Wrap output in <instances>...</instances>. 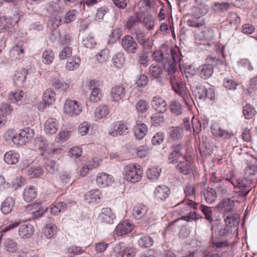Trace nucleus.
<instances>
[{
  "label": "nucleus",
  "instance_id": "f257e3e1",
  "mask_svg": "<svg viewBox=\"0 0 257 257\" xmlns=\"http://www.w3.org/2000/svg\"><path fill=\"white\" fill-rule=\"evenodd\" d=\"M223 49V47L219 51L222 56V59L219 57L217 58L213 55H209L206 59V62L198 68V73L201 78L207 79L210 78L213 73L214 67L224 64Z\"/></svg>",
  "mask_w": 257,
  "mask_h": 257
},
{
  "label": "nucleus",
  "instance_id": "f03ea898",
  "mask_svg": "<svg viewBox=\"0 0 257 257\" xmlns=\"http://www.w3.org/2000/svg\"><path fill=\"white\" fill-rule=\"evenodd\" d=\"M143 170L138 164H130L124 168V178L126 181L136 183L142 177Z\"/></svg>",
  "mask_w": 257,
  "mask_h": 257
},
{
  "label": "nucleus",
  "instance_id": "7ed1b4c3",
  "mask_svg": "<svg viewBox=\"0 0 257 257\" xmlns=\"http://www.w3.org/2000/svg\"><path fill=\"white\" fill-rule=\"evenodd\" d=\"M34 136V130L30 127H27L21 130L18 135L13 136L12 141L14 143L22 146L30 142L33 138Z\"/></svg>",
  "mask_w": 257,
  "mask_h": 257
},
{
  "label": "nucleus",
  "instance_id": "20e7f679",
  "mask_svg": "<svg viewBox=\"0 0 257 257\" xmlns=\"http://www.w3.org/2000/svg\"><path fill=\"white\" fill-rule=\"evenodd\" d=\"M121 45L123 49L128 53L135 54L139 49V45L134 38L130 35H125L121 39Z\"/></svg>",
  "mask_w": 257,
  "mask_h": 257
},
{
  "label": "nucleus",
  "instance_id": "39448f33",
  "mask_svg": "<svg viewBox=\"0 0 257 257\" xmlns=\"http://www.w3.org/2000/svg\"><path fill=\"white\" fill-rule=\"evenodd\" d=\"M133 35L138 44L142 46L143 49L152 48L153 43L150 41L149 37L143 31L139 29L135 30Z\"/></svg>",
  "mask_w": 257,
  "mask_h": 257
},
{
  "label": "nucleus",
  "instance_id": "423d86ee",
  "mask_svg": "<svg viewBox=\"0 0 257 257\" xmlns=\"http://www.w3.org/2000/svg\"><path fill=\"white\" fill-rule=\"evenodd\" d=\"M64 111L70 116H76L80 114L82 108L76 100L67 99L64 103Z\"/></svg>",
  "mask_w": 257,
  "mask_h": 257
},
{
  "label": "nucleus",
  "instance_id": "0eeeda50",
  "mask_svg": "<svg viewBox=\"0 0 257 257\" xmlns=\"http://www.w3.org/2000/svg\"><path fill=\"white\" fill-rule=\"evenodd\" d=\"M125 88L122 85H116L113 87L110 91L112 100L115 102H119L125 97Z\"/></svg>",
  "mask_w": 257,
  "mask_h": 257
},
{
  "label": "nucleus",
  "instance_id": "6e6552de",
  "mask_svg": "<svg viewBox=\"0 0 257 257\" xmlns=\"http://www.w3.org/2000/svg\"><path fill=\"white\" fill-rule=\"evenodd\" d=\"M151 104L154 109L159 113H164L167 108L166 101L159 96H155L153 98Z\"/></svg>",
  "mask_w": 257,
  "mask_h": 257
},
{
  "label": "nucleus",
  "instance_id": "1a4fd4ad",
  "mask_svg": "<svg viewBox=\"0 0 257 257\" xmlns=\"http://www.w3.org/2000/svg\"><path fill=\"white\" fill-rule=\"evenodd\" d=\"M133 228V224L128 221L125 220L117 225L115 232L118 236H122L130 233Z\"/></svg>",
  "mask_w": 257,
  "mask_h": 257
},
{
  "label": "nucleus",
  "instance_id": "9d476101",
  "mask_svg": "<svg viewBox=\"0 0 257 257\" xmlns=\"http://www.w3.org/2000/svg\"><path fill=\"white\" fill-rule=\"evenodd\" d=\"M59 123L53 118L48 119L44 124V131L48 135L55 134L58 130Z\"/></svg>",
  "mask_w": 257,
  "mask_h": 257
},
{
  "label": "nucleus",
  "instance_id": "9b49d317",
  "mask_svg": "<svg viewBox=\"0 0 257 257\" xmlns=\"http://www.w3.org/2000/svg\"><path fill=\"white\" fill-rule=\"evenodd\" d=\"M201 195L206 202L212 203L216 200L217 195L215 189L212 187H207L201 191Z\"/></svg>",
  "mask_w": 257,
  "mask_h": 257
},
{
  "label": "nucleus",
  "instance_id": "f8f14e48",
  "mask_svg": "<svg viewBox=\"0 0 257 257\" xmlns=\"http://www.w3.org/2000/svg\"><path fill=\"white\" fill-rule=\"evenodd\" d=\"M212 134L216 137L228 140L233 136L232 133L222 129L219 126L214 124L211 127Z\"/></svg>",
  "mask_w": 257,
  "mask_h": 257
},
{
  "label": "nucleus",
  "instance_id": "ddd939ff",
  "mask_svg": "<svg viewBox=\"0 0 257 257\" xmlns=\"http://www.w3.org/2000/svg\"><path fill=\"white\" fill-rule=\"evenodd\" d=\"M238 187L240 189L241 195L245 196L251 190L253 186L251 185V180L242 178L238 180Z\"/></svg>",
  "mask_w": 257,
  "mask_h": 257
},
{
  "label": "nucleus",
  "instance_id": "4468645a",
  "mask_svg": "<svg viewBox=\"0 0 257 257\" xmlns=\"http://www.w3.org/2000/svg\"><path fill=\"white\" fill-rule=\"evenodd\" d=\"M115 217L114 214L109 208H103L99 215V218L102 222L108 224H112Z\"/></svg>",
  "mask_w": 257,
  "mask_h": 257
},
{
  "label": "nucleus",
  "instance_id": "2eb2a0df",
  "mask_svg": "<svg viewBox=\"0 0 257 257\" xmlns=\"http://www.w3.org/2000/svg\"><path fill=\"white\" fill-rule=\"evenodd\" d=\"M170 83L175 92L181 95L184 90V84L182 79L178 75H172L170 78Z\"/></svg>",
  "mask_w": 257,
  "mask_h": 257
},
{
  "label": "nucleus",
  "instance_id": "dca6fc26",
  "mask_svg": "<svg viewBox=\"0 0 257 257\" xmlns=\"http://www.w3.org/2000/svg\"><path fill=\"white\" fill-rule=\"evenodd\" d=\"M34 228L29 223L21 225L19 228L18 234L21 238H30L34 233Z\"/></svg>",
  "mask_w": 257,
  "mask_h": 257
},
{
  "label": "nucleus",
  "instance_id": "f3484780",
  "mask_svg": "<svg viewBox=\"0 0 257 257\" xmlns=\"http://www.w3.org/2000/svg\"><path fill=\"white\" fill-rule=\"evenodd\" d=\"M170 193L169 188L165 185L158 186L154 191L155 197L161 200H165L169 196Z\"/></svg>",
  "mask_w": 257,
  "mask_h": 257
},
{
  "label": "nucleus",
  "instance_id": "a211bd4d",
  "mask_svg": "<svg viewBox=\"0 0 257 257\" xmlns=\"http://www.w3.org/2000/svg\"><path fill=\"white\" fill-rule=\"evenodd\" d=\"M28 210L30 211L34 219L41 216L46 211L39 203H34L27 205Z\"/></svg>",
  "mask_w": 257,
  "mask_h": 257
},
{
  "label": "nucleus",
  "instance_id": "6ab92c4d",
  "mask_svg": "<svg viewBox=\"0 0 257 257\" xmlns=\"http://www.w3.org/2000/svg\"><path fill=\"white\" fill-rule=\"evenodd\" d=\"M27 70L21 68L17 70L14 75V82L16 85L21 86L26 80Z\"/></svg>",
  "mask_w": 257,
  "mask_h": 257
},
{
  "label": "nucleus",
  "instance_id": "aec40b11",
  "mask_svg": "<svg viewBox=\"0 0 257 257\" xmlns=\"http://www.w3.org/2000/svg\"><path fill=\"white\" fill-rule=\"evenodd\" d=\"M113 129L114 131L109 132V134L113 137L117 135L124 136L128 133L127 125L121 122L115 123Z\"/></svg>",
  "mask_w": 257,
  "mask_h": 257
},
{
  "label": "nucleus",
  "instance_id": "412c9836",
  "mask_svg": "<svg viewBox=\"0 0 257 257\" xmlns=\"http://www.w3.org/2000/svg\"><path fill=\"white\" fill-rule=\"evenodd\" d=\"M195 93L196 96L200 99H205L206 97L213 99L214 97V95L211 96L213 94L212 89H210L207 90L206 88L203 86H197Z\"/></svg>",
  "mask_w": 257,
  "mask_h": 257
},
{
  "label": "nucleus",
  "instance_id": "4be33fe9",
  "mask_svg": "<svg viewBox=\"0 0 257 257\" xmlns=\"http://www.w3.org/2000/svg\"><path fill=\"white\" fill-rule=\"evenodd\" d=\"M147 132L148 127L143 123L137 122L134 128V135L138 140L142 139L146 136Z\"/></svg>",
  "mask_w": 257,
  "mask_h": 257
},
{
  "label": "nucleus",
  "instance_id": "5701e85b",
  "mask_svg": "<svg viewBox=\"0 0 257 257\" xmlns=\"http://www.w3.org/2000/svg\"><path fill=\"white\" fill-rule=\"evenodd\" d=\"M179 205L183 206L179 212L180 215L187 214V212L190 210V208H193L195 209H197L198 204L195 203L191 199L188 200H184L181 202Z\"/></svg>",
  "mask_w": 257,
  "mask_h": 257
},
{
  "label": "nucleus",
  "instance_id": "b1692460",
  "mask_svg": "<svg viewBox=\"0 0 257 257\" xmlns=\"http://www.w3.org/2000/svg\"><path fill=\"white\" fill-rule=\"evenodd\" d=\"M113 182L111 176L105 173H99L96 178L97 184L101 187H105L109 185Z\"/></svg>",
  "mask_w": 257,
  "mask_h": 257
},
{
  "label": "nucleus",
  "instance_id": "393cba45",
  "mask_svg": "<svg viewBox=\"0 0 257 257\" xmlns=\"http://www.w3.org/2000/svg\"><path fill=\"white\" fill-rule=\"evenodd\" d=\"M25 93L22 90H18L15 92H11L9 94V99L18 105H21L25 102Z\"/></svg>",
  "mask_w": 257,
  "mask_h": 257
},
{
  "label": "nucleus",
  "instance_id": "a878e982",
  "mask_svg": "<svg viewBox=\"0 0 257 257\" xmlns=\"http://www.w3.org/2000/svg\"><path fill=\"white\" fill-rule=\"evenodd\" d=\"M154 59L158 62H162L165 64L170 59V54L167 49L165 51L156 50L153 53Z\"/></svg>",
  "mask_w": 257,
  "mask_h": 257
},
{
  "label": "nucleus",
  "instance_id": "bb28decb",
  "mask_svg": "<svg viewBox=\"0 0 257 257\" xmlns=\"http://www.w3.org/2000/svg\"><path fill=\"white\" fill-rule=\"evenodd\" d=\"M37 196V192L35 187L29 186L24 189L23 197L26 202H29L32 201Z\"/></svg>",
  "mask_w": 257,
  "mask_h": 257
},
{
  "label": "nucleus",
  "instance_id": "cd10ccee",
  "mask_svg": "<svg viewBox=\"0 0 257 257\" xmlns=\"http://www.w3.org/2000/svg\"><path fill=\"white\" fill-rule=\"evenodd\" d=\"M169 136L173 141H178L182 139L183 130L180 126H172L169 128Z\"/></svg>",
  "mask_w": 257,
  "mask_h": 257
},
{
  "label": "nucleus",
  "instance_id": "c85d7f7f",
  "mask_svg": "<svg viewBox=\"0 0 257 257\" xmlns=\"http://www.w3.org/2000/svg\"><path fill=\"white\" fill-rule=\"evenodd\" d=\"M152 48L143 49L138 54V62L144 67H147L149 65V59L148 54Z\"/></svg>",
  "mask_w": 257,
  "mask_h": 257
},
{
  "label": "nucleus",
  "instance_id": "c756f323",
  "mask_svg": "<svg viewBox=\"0 0 257 257\" xmlns=\"http://www.w3.org/2000/svg\"><path fill=\"white\" fill-rule=\"evenodd\" d=\"M15 200L12 197L7 198L1 205V211L5 214L10 213L15 205Z\"/></svg>",
  "mask_w": 257,
  "mask_h": 257
},
{
  "label": "nucleus",
  "instance_id": "7c9ffc66",
  "mask_svg": "<svg viewBox=\"0 0 257 257\" xmlns=\"http://www.w3.org/2000/svg\"><path fill=\"white\" fill-rule=\"evenodd\" d=\"M234 206V201L230 199H224L218 205V208L224 212L233 211Z\"/></svg>",
  "mask_w": 257,
  "mask_h": 257
},
{
  "label": "nucleus",
  "instance_id": "2f4dec72",
  "mask_svg": "<svg viewBox=\"0 0 257 257\" xmlns=\"http://www.w3.org/2000/svg\"><path fill=\"white\" fill-rule=\"evenodd\" d=\"M172 152L181 156H184L187 153V146L185 143L176 142L172 146Z\"/></svg>",
  "mask_w": 257,
  "mask_h": 257
},
{
  "label": "nucleus",
  "instance_id": "473e14b6",
  "mask_svg": "<svg viewBox=\"0 0 257 257\" xmlns=\"http://www.w3.org/2000/svg\"><path fill=\"white\" fill-rule=\"evenodd\" d=\"M5 250L10 252H15L18 249V243L13 239L7 238L4 242Z\"/></svg>",
  "mask_w": 257,
  "mask_h": 257
},
{
  "label": "nucleus",
  "instance_id": "72a5a7b5",
  "mask_svg": "<svg viewBox=\"0 0 257 257\" xmlns=\"http://www.w3.org/2000/svg\"><path fill=\"white\" fill-rule=\"evenodd\" d=\"M216 232L220 236H226L231 232V227L230 226L225 223H219L216 227Z\"/></svg>",
  "mask_w": 257,
  "mask_h": 257
},
{
  "label": "nucleus",
  "instance_id": "f704fd0d",
  "mask_svg": "<svg viewBox=\"0 0 257 257\" xmlns=\"http://www.w3.org/2000/svg\"><path fill=\"white\" fill-rule=\"evenodd\" d=\"M19 155L12 151L8 152L4 156L5 162L8 164H15L18 162Z\"/></svg>",
  "mask_w": 257,
  "mask_h": 257
},
{
  "label": "nucleus",
  "instance_id": "c9c22d12",
  "mask_svg": "<svg viewBox=\"0 0 257 257\" xmlns=\"http://www.w3.org/2000/svg\"><path fill=\"white\" fill-rule=\"evenodd\" d=\"M176 168L181 173L186 175L190 174L191 171L190 163L186 161H180Z\"/></svg>",
  "mask_w": 257,
  "mask_h": 257
},
{
  "label": "nucleus",
  "instance_id": "e433bc0d",
  "mask_svg": "<svg viewBox=\"0 0 257 257\" xmlns=\"http://www.w3.org/2000/svg\"><path fill=\"white\" fill-rule=\"evenodd\" d=\"M100 192L97 189H93L88 192L85 195V199L89 202H97L100 199Z\"/></svg>",
  "mask_w": 257,
  "mask_h": 257
},
{
  "label": "nucleus",
  "instance_id": "4c0bfd02",
  "mask_svg": "<svg viewBox=\"0 0 257 257\" xmlns=\"http://www.w3.org/2000/svg\"><path fill=\"white\" fill-rule=\"evenodd\" d=\"M62 22L61 18L59 16H51L48 22L47 25L51 30H54L60 26Z\"/></svg>",
  "mask_w": 257,
  "mask_h": 257
},
{
  "label": "nucleus",
  "instance_id": "58836bf2",
  "mask_svg": "<svg viewBox=\"0 0 257 257\" xmlns=\"http://www.w3.org/2000/svg\"><path fill=\"white\" fill-rule=\"evenodd\" d=\"M230 6L231 4L229 3L215 2L211 6V9L215 12L221 13L227 11Z\"/></svg>",
  "mask_w": 257,
  "mask_h": 257
},
{
  "label": "nucleus",
  "instance_id": "ea45409f",
  "mask_svg": "<svg viewBox=\"0 0 257 257\" xmlns=\"http://www.w3.org/2000/svg\"><path fill=\"white\" fill-rule=\"evenodd\" d=\"M57 227L53 223L47 224L44 229V233L48 238H51L56 234Z\"/></svg>",
  "mask_w": 257,
  "mask_h": 257
},
{
  "label": "nucleus",
  "instance_id": "a19ab883",
  "mask_svg": "<svg viewBox=\"0 0 257 257\" xmlns=\"http://www.w3.org/2000/svg\"><path fill=\"white\" fill-rule=\"evenodd\" d=\"M108 113L109 110L106 105H100L95 109L94 116L96 119H99L105 117Z\"/></svg>",
  "mask_w": 257,
  "mask_h": 257
},
{
  "label": "nucleus",
  "instance_id": "79ce46f5",
  "mask_svg": "<svg viewBox=\"0 0 257 257\" xmlns=\"http://www.w3.org/2000/svg\"><path fill=\"white\" fill-rule=\"evenodd\" d=\"M56 99V94L51 89H47L46 90L43 96V100L45 103H47V104H52Z\"/></svg>",
  "mask_w": 257,
  "mask_h": 257
},
{
  "label": "nucleus",
  "instance_id": "37998d69",
  "mask_svg": "<svg viewBox=\"0 0 257 257\" xmlns=\"http://www.w3.org/2000/svg\"><path fill=\"white\" fill-rule=\"evenodd\" d=\"M14 22L10 18H7L4 15H0V32L11 27Z\"/></svg>",
  "mask_w": 257,
  "mask_h": 257
},
{
  "label": "nucleus",
  "instance_id": "c03bdc74",
  "mask_svg": "<svg viewBox=\"0 0 257 257\" xmlns=\"http://www.w3.org/2000/svg\"><path fill=\"white\" fill-rule=\"evenodd\" d=\"M66 204L63 202H60L52 205L50 208V212L53 215H56L61 211L65 210Z\"/></svg>",
  "mask_w": 257,
  "mask_h": 257
},
{
  "label": "nucleus",
  "instance_id": "a18cd8bd",
  "mask_svg": "<svg viewBox=\"0 0 257 257\" xmlns=\"http://www.w3.org/2000/svg\"><path fill=\"white\" fill-rule=\"evenodd\" d=\"M164 69L167 71L168 74L171 76L177 75L176 72L177 71V64L168 61L163 64Z\"/></svg>",
  "mask_w": 257,
  "mask_h": 257
},
{
  "label": "nucleus",
  "instance_id": "49530a36",
  "mask_svg": "<svg viewBox=\"0 0 257 257\" xmlns=\"http://www.w3.org/2000/svg\"><path fill=\"white\" fill-rule=\"evenodd\" d=\"M45 167L48 172L53 174L58 171V165L55 161L48 160L45 163Z\"/></svg>",
  "mask_w": 257,
  "mask_h": 257
},
{
  "label": "nucleus",
  "instance_id": "de8ad7c7",
  "mask_svg": "<svg viewBox=\"0 0 257 257\" xmlns=\"http://www.w3.org/2000/svg\"><path fill=\"white\" fill-rule=\"evenodd\" d=\"M199 209L204 215L205 218L207 219L210 223L212 222L213 221V218L211 208L201 204L199 206Z\"/></svg>",
  "mask_w": 257,
  "mask_h": 257
},
{
  "label": "nucleus",
  "instance_id": "09e8293b",
  "mask_svg": "<svg viewBox=\"0 0 257 257\" xmlns=\"http://www.w3.org/2000/svg\"><path fill=\"white\" fill-rule=\"evenodd\" d=\"M125 58L122 53L119 52L116 54L112 58L114 65L117 68H121L124 63Z\"/></svg>",
  "mask_w": 257,
  "mask_h": 257
},
{
  "label": "nucleus",
  "instance_id": "8fccbe9b",
  "mask_svg": "<svg viewBox=\"0 0 257 257\" xmlns=\"http://www.w3.org/2000/svg\"><path fill=\"white\" fill-rule=\"evenodd\" d=\"M52 86L59 91H64L69 87L68 83L63 82L59 79H54L52 81Z\"/></svg>",
  "mask_w": 257,
  "mask_h": 257
},
{
  "label": "nucleus",
  "instance_id": "3c124183",
  "mask_svg": "<svg viewBox=\"0 0 257 257\" xmlns=\"http://www.w3.org/2000/svg\"><path fill=\"white\" fill-rule=\"evenodd\" d=\"M138 243L140 246L148 248L153 245V240L149 236H143L138 240Z\"/></svg>",
  "mask_w": 257,
  "mask_h": 257
},
{
  "label": "nucleus",
  "instance_id": "603ef678",
  "mask_svg": "<svg viewBox=\"0 0 257 257\" xmlns=\"http://www.w3.org/2000/svg\"><path fill=\"white\" fill-rule=\"evenodd\" d=\"M82 44L85 47L91 49L93 48L96 42L91 34H86L83 37Z\"/></svg>",
  "mask_w": 257,
  "mask_h": 257
},
{
  "label": "nucleus",
  "instance_id": "864d4df0",
  "mask_svg": "<svg viewBox=\"0 0 257 257\" xmlns=\"http://www.w3.org/2000/svg\"><path fill=\"white\" fill-rule=\"evenodd\" d=\"M89 96V100L92 102H96L100 100L102 93L100 89L98 87H93Z\"/></svg>",
  "mask_w": 257,
  "mask_h": 257
},
{
  "label": "nucleus",
  "instance_id": "5fc2aeb1",
  "mask_svg": "<svg viewBox=\"0 0 257 257\" xmlns=\"http://www.w3.org/2000/svg\"><path fill=\"white\" fill-rule=\"evenodd\" d=\"M28 176L30 178L40 177L43 174L42 168L39 166L31 167L28 170Z\"/></svg>",
  "mask_w": 257,
  "mask_h": 257
},
{
  "label": "nucleus",
  "instance_id": "6e6d98bb",
  "mask_svg": "<svg viewBox=\"0 0 257 257\" xmlns=\"http://www.w3.org/2000/svg\"><path fill=\"white\" fill-rule=\"evenodd\" d=\"M225 223L228 225L235 226L239 223V218L237 214H230L224 219Z\"/></svg>",
  "mask_w": 257,
  "mask_h": 257
},
{
  "label": "nucleus",
  "instance_id": "4d7b16f0",
  "mask_svg": "<svg viewBox=\"0 0 257 257\" xmlns=\"http://www.w3.org/2000/svg\"><path fill=\"white\" fill-rule=\"evenodd\" d=\"M59 1L50 3L47 7V11L49 13H59L62 10V7Z\"/></svg>",
  "mask_w": 257,
  "mask_h": 257
},
{
  "label": "nucleus",
  "instance_id": "13d9d810",
  "mask_svg": "<svg viewBox=\"0 0 257 257\" xmlns=\"http://www.w3.org/2000/svg\"><path fill=\"white\" fill-rule=\"evenodd\" d=\"M238 83L233 78H225L223 82V86L228 90H235Z\"/></svg>",
  "mask_w": 257,
  "mask_h": 257
},
{
  "label": "nucleus",
  "instance_id": "bf43d9fd",
  "mask_svg": "<svg viewBox=\"0 0 257 257\" xmlns=\"http://www.w3.org/2000/svg\"><path fill=\"white\" fill-rule=\"evenodd\" d=\"M42 58L44 63L50 64L54 59V54L51 50H46L43 53Z\"/></svg>",
  "mask_w": 257,
  "mask_h": 257
},
{
  "label": "nucleus",
  "instance_id": "052dcab7",
  "mask_svg": "<svg viewBox=\"0 0 257 257\" xmlns=\"http://www.w3.org/2000/svg\"><path fill=\"white\" fill-rule=\"evenodd\" d=\"M161 172V169L153 167L147 171V177L150 180H156L160 176Z\"/></svg>",
  "mask_w": 257,
  "mask_h": 257
},
{
  "label": "nucleus",
  "instance_id": "680f3d73",
  "mask_svg": "<svg viewBox=\"0 0 257 257\" xmlns=\"http://www.w3.org/2000/svg\"><path fill=\"white\" fill-rule=\"evenodd\" d=\"M243 113L246 119H250L255 113L254 108L250 104H246L243 108Z\"/></svg>",
  "mask_w": 257,
  "mask_h": 257
},
{
  "label": "nucleus",
  "instance_id": "e2e57ef3",
  "mask_svg": "<svg viewBox=\"0 0 257 257\" xmlns=\"http://www.w3.org/2000/svg\"><path fill=\"white\" fill-rule=\"evenodd\" d=\"M109 56L108 49H104L96 55V59L99 63H104L109 58Z\"/></svg>",
  "mask_w": 257,
  "mask_h": 257
},
{
  "label": "nucleus",
  "instance_id": "0e129e2a",
  "mask_svg": "<svg viewBox=\"0 0 257 257\" xmlns=\"http://www.w3.org/2000/svg\"><path fill=\"white\" fill-rule=\"evenodd\" d=\"M149 106L148 102L145 100L141 99L139 100L136 105V108L137 111L140 113H144L149 109Z\"/></svg>",
  "mask_w": 257,
  "mask_h": 257
},
{
  "label": "nucleus",
  "instance_id": "69168bd1",
  "mask_svg": "<svg viewBox=\"0 0 257 257\" xmlns=\"http://www.w3.org/2000/svg\"><path fill=\"white\" fill-rule=\"evenodd\" d=\"M150 74L154 78L159 77L163 72L162 68L158 64L151 65L149 67Z\"/></svg>",
  "mask_w": 257,
  "mask_h": 257
},
{
  "label": "nucleus",
  "instance_id": "338daca9",
  "mask_svg": "<svg viewBox=\"0 0 257 257\" xmlns=\"http://www.w3.org/2000/svg\"><path fill=\"white\" fill-rule=\"evenodd\" d=\"M170 109L171 112L176 115H178L182 113V106L181 104L177 101H173L170 105Z\"/></svg>",
  "mask_w": 257,
  "mask_h": 257
},
{
  "label": "nucleus",
  "instance_id": "774afa93",
  "mask_svg": "<svg viewBox=\"0 0 257 257\" xmlns=\"http://www.w3.org/2000/svg\"><path fill=\"white\" fill-rule=\"evenodd\" d=\"M63 49L59 54V58L61 60H64L70 58L72 54V49L69 46H63Z\"/></svg>",
  "mask_w": 257,
  "mask_h": 257
}]
</instances>
